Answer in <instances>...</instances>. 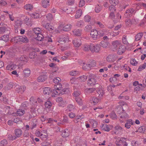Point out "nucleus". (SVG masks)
<instances>
[{"mask_svg": "<svg viewBox=\"0 0 146 146\" xmlns=\"http://www.w3.org/2000/svg\"><path fill=\"white\" fill-rule=\"evenodd\" d=\"M96 91L98 95V96L100 98L102 97L104 93V91L101 89L96 88Z\"/></svg>", "mask_w": 146, "mask_h": 146, "instance_id": "f8f14e48", "label": "nucleus"}, {"mask_svg": "<svg viewBox=\"0 0 146 146\" xmlns=\"http://www.w3.org/2000/svg\"><path fill=\"white\" fill-rule=\"evenodd\" d=\"M110 3L112 5H116L118 3V0H110Z\"/></svg>", "mask_w": 146, "mask_h": 146, "instance_id": "c03bdc74", "label": "nucleus"}, {"mask_svg": "<svg viewBox=\"0 0 146 146\" xmlns=\"http://www.w3.org/2000/svg\"><path fill=\"white\" fill-rule=\"evenodd\" d=\"M73 95L76 97H78L80 94V92L79 91L75 90L73 94Z\"/></svg>", "mask_w": 146, "mask_h": 146, "instance_id": "09e8293b", "label": "nucleus"}, {"mask_svg": "<svg viewBox=\"0 0 146 146\" xmlns=\"http://www.w3.org/2000/svg\"><path fill=\"white\" fill-rule=\"evenodd\" d=\"M115 5H111L109 7V9L111 12H114L116 11V9L114 7Z\"/></svg>", "mask_w": 146, "mask_h": 146, "instance_id": "de8ad7c7", "label": "nucleus"}, {"mask_svg": "<svg viewBox=\"0 0 146 146\" xmlns=\"http://www.w3.org/2000/svg\"><path fill=\"white\" fill-rule=\"evenodd\" d=\"M35 52H32L30 53L29 55V57L31 59H33L35 57Z\"/></svg>", "mask_w": 146, "mask_h": 146, "instance_id": "8fccbe9b", "label": "nucleus"}, {"mask_svg": "<svg viewBox=\"0 0 146 146\" xmlns=\"http://www.w3.org/2000/svg\"><path fill=\"white\" fill-rule=\"evenodd\" d=\"M55 88L58 91L61 90L62 89V85L60 84H57L56 86V88Z\"/></svg>", "mask_w": 146, "mask_h": 146, "instance_id": "5fc2aeb1", "label": "nucleus"}, {"mask_svg": "<svg viewBox=\"0 0 146 146\" xmlns=\"http://www.w3.org/2000/svg\"><path fill=\"white\" fill-rule=\"evenodd\" d=\"M73 33L75 35L80 36L82 34V30L79 29H74L73 31Z\"/></svg>", "mask_w": 146, "mask_h": 146, "instance_id": "f3484780", "label": "nucleus"}, {"mask_svg": "<svg viewBox=\"0 0 146 146\" xmlns=\"http://www.w3.org/2000/svg\"><path fill=\"white\" fill-rule=\"evenodd\" d=\"M49 25L50 24L49 23H47L44 26L45 28L49 31H50V30H53L54 27H50Z\"/></svg>", "mask_w": 146, "mask_h": 146, "instance_id": "49530a36", "label": "nucleus"}, {"mask_svg": "<svg viewBox=\"0 0 146 146\" xmlns=\"http://www.w3.org/2000/svg\"><path fill=\"white\" fill-rule=\"evenodd\" d=\"M24 8L27 10H31L33 9V5L31 4H27L24 6Z\"/></svg>", "mask_w": 146, "mask_h": 146, "instance_id": "e433bc0d", "label": "nucleus"}, {"mask_svg": "<svg viewBox=\"0 0 146 146\" xmlns=\"http://www.w3.org/2000/svg\"><path fill=\"white\" fill-rule=\"evenodd\" d=\"M43 92L45 95H49L51 92L50 88L48 87L44 88L43 89Z\"/></svg>", "mask_w": 146, "mask_h": 146, "instance_id": "9d476101", "label": "nucleus"}, {"mask_svg": "<svg viewBox=\"0 0 146 146\" xmlns=\"http://www.w3.org/2000/svg\"><path fill=\"white\" fill-rule=\"evenodd\" d=\"M30 16L33 18L36 19L40 17V15L36 13H34L30 14Z\"/></svg>", "mask_w": 146, "mask_h": 146, "instance_id": "c9c22d12", "label": "nucleus"}, {"mask_svg": "<svg viewBox=\"0 0 146 146\" xmlns=\"http://www.w3.org/2000/svg\"><path fill=\"white\" fill-rule=\"evenodd\" d=\"M74 0H68L67 1V4L69 5H71L74 4Z\"/></svg>", "mask_w": 146, "mask_h": 146, "instance_id": "e2e57ef3", "label": "nucleus"}, {"mask_svg": "<svg viewBox=\"0 0 146 146\" xmlns=\"http://www.w3.org/2000/svg\"><path fill=\"white\" fill-rule=\"evenodd\" d=\"M145 131V128L144 126L140 127L138 129V131L141 133H144Z\"/></svg>", "mask_w": 146, "mask_h": 146, "instance_id": "37998d69", "label": "nucleus"}, {"mask_svg": "<svg viewBox=\"0 0 146 146\" xmlns=\"http://www.w3.org/2000/svg\"><path fill=\"white\" fill-rule=\"evenodd\" d=\"M114 128L116 131L114 132V133L115 134H116L117 131L121 132V131H122V127L119 125H117L115 126L114 127Z\"/></svg>", "mask_w": 146, "mask_h": 146, "instance_id": "2f4dec72", "label": "nucleus"}, {"mask_svg": "<svg viewBox=\"0 0 146 146\" xmlns=\"http://www.w3.org/2000/svg\"><path fill=\"white\" fill-rule=\"evenodd\" d=\"M121 45V43L120 41L118 40H115L112 42L111 46V49L113 51L116 50L118 46Z\"/></svg>", "mask_w": 146, "mask_h": 146, "instance_id": "f03ea898", "label": "nucleus"}, {"mask_svg": "<svg viewBox=\"0 0 146 146\" xmlns=\"http://www.w3.org/2000/svg\"><path fill=\"white\" fill-rule=\"evenodd\" d=\"M60 27H63L62 30L64 31H70L71 29V25H67L64 27L63 24H61Z\"/></svg>", "mask_w": 146, "mask_h": 146, "instance_id": "1a4fd4ad", "label": "nucleus"}, {"mask_svg": "<svg viewBox=\"0 0 146 146\" xmlns=\"http://www.w3.org/2000/svg\"><path fill=\"white\" fill-rule=\"evenodd\" d=\"M13 86V83L12 82L9 83L7 85V88L8 90L12 88Z\"/></svg>", "mask_w": 146, "mask_h": 146, "instance_id": "69168bd1", "label": "nucleus"}, {"mask_svg": "<svg viewBox=\"0 0 146 146\" xmlns=\"http://www.w3.org/2000/svg\"><path fill=\"white\" fill-rule=\"evenodd\" d=\"M122 111L123 112L119 113L120 118H123L124 119H125L128 117V115L126 113L124 112V110L123 109L122 110Z\"/></svg>", "mask_w": 146, "mask_h": 146, "instance_id": "a211bd4d", "label": "nucleus"}, {"mask_svg": "<svg viewBox=\"0 0 146 146\" xmlns=\"http://www.w3.org/2000/svg\"><path fill=\"white\" fill-rule=\"evenodd\" d=\"M15 133L17 137H19L22 135L23 132L21 129H15Z\"/></svg>", "mask_w": 146, "mask_h": 146, "instance_id": "9b49d317", "label": "nucleus"}, {"mask_svg": "<svg viewBox=\"0 0 146 146\" xmlns=\"http://www.w3.org/2000/svg\"><path fill=\"white\" fill-rule=\"evenodd\" d=\"M102 6L101 5L98 4L96 5L95 7V10L96 13H99L102 9Z\"/></svg>", "mask_w": 146, "mask_h": 146, "instance_id": "dca6fc26", "label": "nucleus"}, {"mask_svg": "<svg viewBox=\"0 0 146 146\" xmlns=\"http://www.w3.org/2000/svg\"><path fill=\"white\" fill-rule=\"evenodd\" d=\"M84 20L86 22H88L91 20V17L89 15H86L84 17Z\"/></svg>", "mask_w": 146, "mask_h": 146, "instance_id": "bf43d9fd", "label": "nucleus"}, {"mask_svg": "<svg viewBox=\"0 0 146 146\" xmlns=\"http://www.w3.org/2000/svg\"><path fill=\"white\" fill-rule=\"evenodd\" d=\"M69 135V132L68 129H66L62 133L61 135L63 137H68Z\"/></svg>", "mask_w": 146, "mask_h": 146, "instance_id": "5701e85b", "label": "nucleus"}, {"mask_svg": "<svg viewBox=\"0 0 146 146\" xmlns=\"http://www.w3.org/2000/svg\"><path fill=\"white\" fill-rule=\"evenodd\" d=\"M98 32L96 29H93L92 30L90 33V35L94 40L98 38Z\"/></svg>", "mask_w": 146, "mask_h": 146, "instance_id": "423d86ee", "label": "nucleus"}, {"mask_svg": "<svg viewBox=\"0 0 146 146\" xmlns=\"http://www.w3.org/2000/svg\"><path fill=\"white\" fill-rule=\"evenodd\" d=\"M82 68L84 70H90L91 68L88 64H86L85 63H83Z\"/></svg>", "mask_w": 146, "mask_h": 146, "instance_id": "f704fd0d", "label": "nucleus"}, {"mask_svg": "<svg viewBox=\"0 0 146 146\" xmlns=\"http://www.w3.org/2000/svg\"><path fill=\"white\" fill-rule=\"evenodd\" d=\"M135 21V20L134 19H132L131 20L130 19H127L125 20V24L126 26H128L129 25H131L133 23H134Z\"/></svg>", "mask_w": 146, "mask_h": 146, "instance_id": "2eb2a0df", "label": "nucleus"}, {"mask_svg": "<svg viewBox=\"0 0 146 146\" xmlns=\"http://www.w3.org/2000/svg\"><path fill=\"white\" fill-rule=\"evenodd\" d=\"M91 100L95 104H96L99 101V100L96 98H92Z\"/></svg>", "mask_w": 146, "mask_h": 146, "instance_id": "4d7b16f0", "label": "nucleus"}, {"mask_svg": "<svg viewBox=\"0 0 146 146\" xmlns=\"http://www.w3.org/2000/svg\"><path fill=\"white\" fill-rule=\"evenodd\" d=\"M88 64L91 68L92 67H94L96 66V62L94 60H91Z\"/></svg>", "mask_w": 146, "mask_h": 146, "instance_id": "473e14b6", "label": "nucleus"}, {"mask_svg": "<svg viewBox=\"0 0 146 146\" xmlns=\"http://www.w3.org/2000/svg\"><path fill=\"white\" fill-rule=\"evenodd\" d=\"M23 72L24 75L26 77H28L30 75L31 73L30 70L28 68L25 69Z\"/></svg>", "mask_w": 146, "mask_h": 146, "instance_id": "4be33fe9", "label": "nucleus"}, {"mask_svg": "<svg viewBox=\"0 0 146 146\" xmlns=\"http://www.w3.org/2000/svg\"><path fill=\"white\" fill-rule=\"evenodd\" d=\"M96 80L93 78L90 77L87 81V84L89 86H93L96 84Z\"/></svg>", "mask_w": 146, "mask_h": 146, "instance_id": "20e7f679", "label": "nucleus"}, {"mask_svg": "<svg viewBox=\"0 0 146 146\" xmlns=\"http://www.w3.org/2000/svg\"><path fill=\"white\" fill-rule=\"evenodd\" d=\"M17 114L19 116H21L25 113L24 110L21 109H19L17 112Z\"/></svg>", "mask_w": 146, "mask_h": 146, "instance_id": "ea45409f", "label": "nucleus"}, {"mask_svg": "<svg viewBox=\"0 0 146 146\" xmlns=\"http://www.w3.org/2000/svg\"><path fill=\"white\" fill-rule=\"evenodd\" d=\"M84 23L82 21H79L77 22L76 26L78 27H82L84 25Z\"/></svg>", "mask_w": 146, "mask_h": 146, "instance_id": "72a5a7b5", "label": "nucleus"}, {"mask_svg": "<svg viewBox=\"0 0 146 146\" xmlns=\"http://www.w3.org/2000/svg\"><path fill=\"white\" fill-rule=\"evenodd\" d=\"M45 107L47 108H50L52 106V104L51 102L49 101H47L45 103Z\"/></svg>", "mask_w": 146, "mask_h": 146, "instance_id": "58836bf2", "label": "nucleus"}, {"mask_svg": "<svg viewBox=\"0 0 146 146\" xmlns=\"http://www.w3.org/2000/svg\"><path fill=\"white\" fill-rule=\"evenodd\" d=\"M143 35V33H140L137 35L135 36V40L136 41L139 40Z\"/></svg>", "mask_w": 146, "mask_h": 146, "instance_id": "cd10ccee", "label": "nucleus"}, {"mask_svg": "<svg viewBox=\"0 0 146 146\" xmlns=\"http://www.w3.org/2000/svg\"><path fill=\"white\" fill-rule=\"evenodd\" d=\"M87 79V76H86L83 75L82 76L80 77L79 80H80L81 82H85Z\"/></svg>", "mask_w": 146, "mask_h": 146, "instance_id": "a18cd8bd", "label": "nucleus"}, {"mask_svg": "<svg viewBox=\"0 0 146 146\" xmlns=\"http://www.w3.org/2000/svg\"><path fill=\"white\" fill-rule=\"evenodd\" d=\"M37 35V37L36 38V40L40 41H42L44 37L43 35L40 33H38Z\"/></svg>", "mask_w": 146, "mask_h": 146, "instance_id": "4c0bfd02", "label": "nucleus"}, {"mask_svg": "<svg viewBox=\"0 0 146 146\" xmlns=\"http://www.w3.org/2000/svg\"><path fill=\"white\" fill-rule=\"evenodd\" d=\"M134 11V10L132 8H131L128 9L126 11L125 14V17L126 18H127L131 17Z\"/></svg>", "mask_w": 146, "mask_h": 146, "instance_id": "7ed1b4c3", "label": "nucleus"}, {"mask_svg": "<svg viewBox=\"0 0 146 146\" xmlns=\"http://www.w3.org/2000/svg\"><path fill=\"white\" fill-rule=\"evenodd\" d=\"M19 38H20V41L24 43H27L29 41V40L28 38L25 36H21Z\"/></svg>", "mask_w": 146, "mask_h": 146, "instance_id": "ddd939ff", "label": "nucleus"}, {"mask_svg": "<svg viewBox=\"0 0 146 146\" xmlns=\"http://www.w3.org/2000/svg\"><path fill=\"white\" fill-rule=\"evenodd\" d=\"M92 29V27L91 25H87L86 26L84 29V30L86 32L90 31Z\"/></svg>", "mask_w": 146, "mask_h": 146, "instance_id": "603ef678", "label": "nucleus"}, {"mask_svg": "<svg viewBox=\"0 0 146 146\" xmlns=\"http://www.w3.org/2000/svg\"><path fill=\"white\" fill-rule=\"evenodd\" d=\"M110 116L111 118L113 119H114L117 118V115L114 111H112L111 112Z\"/></svg>", "mask_w": 146, "mask_h": 146, "instance_id": "79ce46f5", "label": "nucleus"}, {"mask_svg": "<svg viewBox=\"0 0 146 146\" xmlns=\"http://www.w3.org/2000/svg\"><path fill=\"white\" fill-rule=\"evenodd\" d=\"M85 5V1L84 0H80L79 4V6L82 7Z\"/></svg>", "mask_w": 146, "mask_h": 146, "instance_id": "774afa93", "label": "nucleus"}, {"mask_svg": "<svg viewBox=\"0 0 146 146\" xmlns=\"http://www.w3.org/2000/svg\"><path fill=\"white\" fill-rule=\"evenodd\" d=\"M91 48V45H90L88 44H84L83 46V50L85 51H87L90 50Z\"/></svg>", "mask_w": 146, "mask_h": 146, "instance_id": "c756f323", "label": "nucleus"}, {"mask_svg": "<svg viewBox=\"0 0 146 146\" xmlns=\"http://www.w3.org/2000/svg\"><path fill=\"white\" fill-rule=\"evenodd\" d=\"M87 92L89 93H92L95 90H96V88H88Z\"/></svg>", "mask_w": 146, "mask_h": 146, "instance_id": "680f3d73", "label": "nucleus"}, {"mask_svg": "<svg viewBox=\"0 0 146 146\" xmlns=\"http://www.w3.org/2000/svg\"><path fill=\"white\" fill-rule=\"evenodd\" d=\"M100 45L96 44L95 45L91 44L90 51L92 52H98L100 50Z\"/></svg>", "mask_w": 146, "mask_h": 146, "instance_id": "f257e3e1", "label": "nucleus"}, {"mask_svg": "<svg viewBox=\"0 0 146 146\" xmlns=\"http://www.w3.org/2000/svg\"><path fill=\"white\" fill-rule=\"evenodd\" d=\"M61 79L58 77L55 78L53 80V81L54 83H58L61 81Z\"/></svg>", "mask_w": 146, "mask_h": 146, "instance_id": "13d9d810", "label": "nucleus"}, {"mask_svg": "<svg viewBox=\"0 0 146 146\" xmlns=\"http://www.w3.org/2000/svg\"><path fill=\"white\" fill-rule=\"evenodd\" d=\"M101 45L102 47L104 48H106L108 46L109 43L107 41H102L101 42Z\"/></svg>", "mask_w": 146, "mask_h": 146, "instance_id": "bb28decb", "label": "nucleus"}, {"mask_svg": "<svg viewBox=\"0 0 146 146\" xmlns=\"http://www.w3.org/2000/svg\"><path fill=\"white\" fill-rule=\"evenodd\" d=\"M9 28H7L4 26H2L0 27V33H9Z\"/></svg>", "mask_w": 146, "mask_h": 146, "instance_id": "0eeeda50", "label": "nucleus"}, {"mask_svg": "<svg viewBox=\"0 0 146 146\" xmlns=\"http://www.w3.org/2000/svg\"><path fill=\"white\" fill-rule=\"evenodd\" d=\"M49 0H42V6L45 8L47 7L49 5Z\"/></svg>", "mask_w": 146, "mask_h": 146, "instance_id": "4468645a", "label": "nucleus"}, {"mask_svg": "<svg viewBox=\"0 0 146 146\" xmlns=\"http://www.w3.org/2000/svg\"><path fill=\"white\" fill-rule=\"evenodd\" d=\"M61 39V40H63L64 42H68L69 41L68 38L67 36H66V37H62L60 38Z\"/></svg>", "mask_w": 146, "mask_h": 146, "instance_id": "338daca9", "label": "nucleus"}, {"mask_svg": "<svg viewBox=\"0 0 146 146\" xmlns=\"http://www.w3.org/2000/svg\"><path fill=\"white\" fill-rule=\"evenodd\" d=\"M82 14V10L81 9H79L76 12V14L75 15V17L76 19H78L80 18Z\"/></svg>", "mask_w": 146, "mask_h": 146, "instance_id": "b1692460", "label": "nucleus"}, {"mask_svg": "<svg viewBox=\"0 0 146 146\" xmlns=\"http://www.w3.org/2000/svg\"><path fill=\"white\" fill-rule=\"evenodd\" d=\"M114 12H111L110 14L109 17L112 20H113V21H115V14L114 13Z\"/></svg>", "mask_w": 146, "mask_h": 146, "instance_id": "3c124183", "label": "nucleus"}, {"mask_svg": "<svg viewBox=\"0 0 146 146\" xmlns=\"http://www.w3.org/2000/svg\"><path fill=\"white\" fill-rule=\"evenodd\" d=\"M47 78V76L46 75H42L39 76L37 78L38 82H43L46 80Z\"/></svg>", "mask_w": 146, "mask_h": 146, "instance_id": "6e6552de", "label": "nucleus"}, {"mask_svg": "<svg viewBox=\"0 0 146 146\" xmlns=\"http://www.w3.org/2000/svg\"><path fill=\"white\" fill-rule=\"evenodd\" d=\"M75 100L77 103L80 105L82 106L83 104L82 101V99L79 97H75Z\"/></svg>", "mask_w": 146, "mask_h": 146, "instance_id": "7c9ffc66", "label": "nucleus"}, {"mask_svg": "<svg viewBox=\"0 0 146 146\" xmlns=\"http://www.w3.org/2000/svg\"><path fill=\"white\" fill-rule=\"evenodd\" d=\"M73 43L75 46L77 47H79L81 45V43L79 42V40L76 39L73 40Z\"/></svg>", "mask_w": 146, "mask_h": 146, "instance_id": "393cba45", "label": "nucleus"}, {"mask_svg": "<svg viewBox=\"0 0 146 146\" xmlns=\"http://www.w3.org/2000/svg\"><path fill=\"white\" fill-rule=\"evenodd\" d=\"M40 31H41V29L39 28H34L33 29L34 32L36 34H37L40 33Z\"/></svg>", "mask_w": 146, "mask_h": 146, "instance_id": "864d4df0", "label": "nucleus"}, {"mask_svg": "<svg viewBox=\"0 0 146 146\" xmlns=\"http://www.w3.org/2000/svg\"><path fill=\"white\" fill-rule=\"evenodd\" d=\"M9 36L8 35H4L1 37V40L5 41V42H7L9 40Z\"/></svg>", "mask_w": 146, "mask_h": 146, "instance_id": "a878e982", "label": "nucleus"}, {"mask_svg": "<svg viewBox=\"0 0 146 146\" xmlns=\"http://www.w3.org/2000/svg\"><path fill=\"white\" fill-rule=\"evenodd\" d=\"M23 24V22L22 21H17L15 24V27L16 29H21V27L22 25Z\"/></svg>", "mask_w": 146, "mask_h": 146, "instance_id": "aec40b11", "label": "nucleus"}, {"mask_svg": "<svg viewBox=\"0 0 146 146\" xmlns=\"http://www.w3.org/2000/svg\"><path fill=\"white\" fill-rule=\"evenodd\" d=\"M7 138L10 140H13L16 139V137L15 136H13L9 134L8 135Z\"/></svg>", "mask_w": 146, "mask_h": 146, "instance_id": "052dcab7", "label": "nucleus"}, {"mask_svg": "<svg viewBox=\"0 0 146 146\" xmlns=\"http://www.w3.org/2000/svg\"><path fill=\"white\" fill-rule=\"evenodd\" d=\"M46 17L48 20L50 21L52 19V15L51 13H49L47 15Z\"/></svg>", "mask_w": 146, "mask_h": 146, "instance_id": "0e129e2a", "label": "nucleus"}, {"mask_svg": "<svg viewBox=\"0 0 146 146\" xmlns=\"http://www.w3.org/2000/svg\"><path fill=\"white\" fill-rule=\"evenodd\" d=\"M70 92L69 88H65L62 90L60 91V93L61 94H67Z\"/></svg>", "mask_w": 146, "mask_h": 146, "instance_id": "412c9836", "label": "nucleus"}, {"mask_svg": "<svg viewBox=\"0 0 146 146\" xmlns=\"http://www.w3.org/2000/svg\"><path fill=\"white\" fill-rule=\"evenodd\" d=\"M125 50L126 48L125 46L121 45L118 48L117 51V54H121L125 51Z\"/></svg>", "mask_w": 146, "mask_h": 146, "instance_id": "39448f33", "label": "nucleus"}, {"mask_svg": "<svg viewBox=\"0 0 146 146\" xmlns=\"http://www.w3.org/2000/svg\"><path fill=\"white\" fill-rule=\"evenodd\" d=\"M130 63L133 65L135 66L137 64L138 62L135 59H133L130 61Z\"/></svg>", "mask_w": 146, "mask_h": 146, "instance_id": "6e6d98bb", "label": "nucleus"}, {"mask_svg": "<svg viewBox=\"0 0 146 146\" xmlns=\"http://www.w3.org/2000/svg\"><path fill=\"white\" fill-rule=\"evenodd\" d=\"M107 61L110 62H113L115 60L113 56L112 55H109L107 58Z\"/></svg>", "mask_w": 146, "mask_h": 146, "instance_id": "c85d7f7f", "label": "nucleus"}, {"mask_svg": "<svg viewBox=\"0 0 146 146\" xmlns=\"http://www.w3.org/2000/svg\"><path fill=\"white\" fill-rule=\"evenodd\" d=\"M113 127L112 125H108L106 124H105L104 127V128H102V129L107 131H110V129L113 128Z\"/></svg>", "mask_w": 146, "mask_h": 146, "instance_id": "6ab92c4d", "label": "nucleus"}, {"mask_svg": "<svg viewBox=\"0 0 146 146\" xmlns=\"http://www.w3.org/2000/svg\"><path fill=\"white\" fill-rule=\"evenodd\" d=\"M7 144V142L6 140L4 139L1 141L0 146H6Z\"/></svg>", "mask_w": 146, "mask_h": 146, "instance_id": "a19ab883", "label": "nucleus"}]
</instances>
